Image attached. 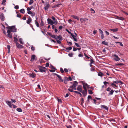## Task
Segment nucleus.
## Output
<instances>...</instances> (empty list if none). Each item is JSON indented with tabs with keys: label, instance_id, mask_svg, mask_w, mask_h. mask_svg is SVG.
<instances>
[{
	"label": "nucleus",
	"instance_id": "1",
	"mask_svg": "<svg viewBox=\"0 0 128 128\" xmlns=\"http://www.w3.org/2000/svg\"><path fill=\"white\" fill-rule=\"evenodd\" d=\"M6 28L10 29V30L12 32H16V29L15 28L14 26H8L6 27Z\"/></svg>",
	"mask_w": 128,
	"mask_h": 128
},
{
	"label": "nucleus",
	"instance_id": "2",
	"mask_svg": "<svg viewBox=\"0 0 128 128\" xmlns=\"http://www.w3.org/2000/svg\"><path fill=\"white\" fill-rule=\"evenodd\" d=\"M82 83L83 84V88L84 90H86V88H89V86L84 82L82 81Z\"/></svg>",
	"mask_w": 128,
	"mask_h": 128
},
{
	"label": "nucleus",
	"instance_id": "3",
	"mask_svg": "<svg viewBox=\"0 0 128 128\" xmlns=\"http://www.w3.org/2000/svg\"><path fill=\"white\" fill-rule=\"evenodd\" d=\"M71 36L73 38V39L74 41H77V38H76L77 35L76 32L74 33V34H73L72 33L71 34Z\"/></svg>",
	"mask_w": 128,
	"mask_h": 128
},
{
	"label": "nucleus",
	"instance_id": "4",
	"mask_svg": "<svg viewBox=\"0 0 128 128\" xmlns=\"http://www.w3.org/2000/svg\"><path fill=\"white\" fill-rule=\"evenodd\" d=\"M112 56L114 57V59L116 61H119L120 60V58L118 57V56L114 54Z\"/></svg>",
	"mask_w": 128,
	"mask_h": 128
},
{
	"label": "nucleus",
	"instance_id": "5",
	"mask_svg": "<svg viewBox=\"0 0 128 128\" xmlns=\"http://www.w3.org/2000/svg\"><path fill=\"white\" fill-rule=\"evenodd\" d=\"M38 68L41 72H44L46 71V68L45 67L39 66Z\"/></svg>",
	"mask_w": 128,
	"mask_h": 128
},
{
	"label": "nucleus",
	"instance_id": "6",
	"mask_svg": "<svg viewBox=\"0 0 128 128\" xmlns=\"http://www.w3.org/2000/svg\"><path fill=\"white\" fill-rule=\"evenodd\" d=\"M48 23L51 25H52L53 24H54V22L50 18H48L47 19Z\"/></svg>",
	"mask_w": 128,
	"mask_h": 128
},
{
	"label": "nucleus",
	"instance_id": "7",
	"mask_svg": "<svg viewBox=\"0 0 128 128\" xmlns=\"http://www.w3.org/2000/svg\"><path fill=\"white\" fill-rule=\"evenodd\" d=\"M11 32H12L11 31L9 30H8L7 31L8 34L7 35V36L10 38H12V36Z\"/></svg>",
	"mask_w": 128,
	"mask_h": 128
},
{
	"label": "nucleus",
	"instance_id": "8",
	"mask_svg": "<svg viewBox=\"0 0 128 128\" xmlns=\"http://www.w3.org/2000/svg\"><path fill=\"white\" fill-rule=\"evenodd\" d=\"M37 58L36 56L34 55H32L31 58V60L33 62L34 60H36Z\"/></svg>",
	"mask_w": 128,
	"mask_h": 128
},
{
	"label": "nucleus",
	"instance_id": "9",
	"mask_svg": "<svg viewBox=\"0 0 128 128\" xmlns=\"http://www.w3.org/2000/svg\"><path fill=\"white\" fill-rule=\"evenodd\" d=\"M77 90L81 92H82V88L81 85H79L77 88Z\"/></svg>",
	"mask_w": 128,
	"mask_h": 128
},
{
	"label": "nucleus",
	"instance_id": "10",
	"mask_svg": "<svg viewBox=\"0 0 128 128\" xmlns=\"http://www.w3.org/2000/svg\"><path fill=\"white\" fill-rule=\"evenodd\" d=\"M101 108L108 111V108L107 106L104 105H101Z\"/></svg>",
	"mask_w": 128,
	"mask_h": 128
},
{
	"label": "nucleus",
	"instance_id": "11",
	"mask_svg": "<svg viewBox=\"0 0 128 128\" xmlns=\"http://www.w3.org/2000/svg\"><path fill=\"white\" fill-rule=\"evenodd\" d=\"M16 45L17 47L19 48H23L24 46H23L19 44L18 42H16Z\"/></svg>",
	"mask_w": 128,
	"mask_h": 128
},
{
	"label": "nucleus",
	"instance_id": "12",
	"mask_svg": "<svg viewBox=\"0 0 128 128\" xmlns=\"http://www.w3.org/2000/svg\"><path fill=\"white\" fill-rule=\"evenodd\" d=\"M29 75L30 77H32V78H34L36 76V75L35 74L32 73H30Z\"/></svg>",
	"mask_w": 128,
	"mask_h": 128
},
{
	"label": "nucleus",
	"instance_id": "13",
	"mask_svg": "<svg viewBox=\"0 0 128 128\" xmlns=\"http://www.w3.org/2000/svg\"><path fill=\"white\" fill-rule=\"evenodd\" d=\"M6 104L8 105L9 106L10 108H12V103L10 102L8 100L6 101Z\"/></svg>",
	"mask_w": 128,
	"mask_h": 128
},
{
	"label": "nucleus",
	"instance_id": "14",
	"mask_svg": "<svg viewBox=\"0 0 128 128\" xmlns=\"http://www.w3.org/2000/svg\"><path fill=\"white\" fill-rule=\"evenodd\" d=\"M64 81L65 84H66L68 81V78L64 77Z\"/></svg>",
	"mask_w": 128,
	"mask_h": 128
},
{
	"label": "nucleus",
	"instance_id": "15",
	"mask_svg": "<svg viewBox=\"0 0 128 128\" xmlns=\"http://www.w3.org/2000/svg\"><path fill=\"white\" fill-rule=\"evenodd\" d=\"M52 19L54 21V24H56L58 22L57 20L53 16L52 17Z\"/></svg>",
	"mask_w": 128,
	"mask_h": 128
},
{
	"label": "nucleus",
	"instance_id": "16",
	"mask_svg": "<svg viewBox=\"0 0 128 128\" xmlns=\"http://www.w3.org/2000/svg\"><path fill=\"white\" fill-rule=\"evenodd\" d=\"M0 18L2 21H4V14L2 13L0 15Z\"/></svg>",
	"mask_w": 128,
	"mask_h": 128
},
{
	"label": "nucleus",
	"instance_id": "17",
	"mask_svg": "<svg viewBox=\"0 0 128 128\" xmlns=\"http://www.w3.org/2000/svg\"><path fill=\"white\" fill-rule=\"evenodd\" d=\"M32 19L30 17L28 18V20H26V23L28 24H30V23L31 22Z\"/></svg>",
	"mask_w": 128,
	"mask_h": 128
},
{
	"label": "nucleus",
	"instance_id": "18",
	"mask_svg": "<svg viewBox=\"0 0 128 128\" xmlns=\"http://www.w3.org/2000/svg\"><path fill=\"white\" fill-rule=\"evenodd\" d=\"M57 76L59 78V79L60 82H63V80L62 78L58 74H57Z\"/></svg>",
	"mask_w": 128,
	"mask_h": 128
},
{
	"label": "nucleus",
	"instance_id": "19",
	"mask_svg": "<svg viewBox=\"0 0 128 128\" xmlns=\"http://www.w3.org/2000/svg\"><path fill=\"white\" fill-rule=\"evenodd\" d=\"M110 30L112 31L113 32H115L118 31V28H116L115 29H110Z\"/></svg>",
	"mask_w": 128,
	"mask_h": 128
},
{
	"label": "nucleus",
	"instance_id": "20",
	"mask_svg": "<svg viewBox=\"0 0 128 128\" xmlns=\"http://www.w3.org/2000/svg\"><path fill=\"white\" fill-rule=\"evenodd\" d=\"M56 38L57 39H58L60 40H62V36H56Z\"/></svg>",
	"mask_w": 128,
	"mask_h": 128
},
{
	"label": "nucleus",
	"instance_id": "21",
	"mask_svg": "<svg viewBox=\"0 0 128 128\" xmlns=\"http://www.w3.org/2000/svg\"><path fill=\"white\" fill-rule=\"evenodd\" d=\"M71 16L75 19H77L78 20H79V17L76 16L72 15V16Z\"/></svg>",
	"mask_w": 128,
	"mask_h": 128
},
{
	"label": "nucleus",
	"instance_id": "22",
	"mask_svg": "<svg viewBox=\"0 0 128 128\" xmlns=\"http://www.w3.org/2000/svg\"><path fill=\"white\" fill-rule=\"evenodd\" d=\"M49 6H50V5H49V4H46L45 6H44V8L45 10H47L48 9Z\"/></svg>",
	"mask_w": 128,
	"mask_h": 128
},
{
	"label": "nucleus",
	"instance_id": "23",
	"mask_svg": "<svg viewBox=\"0 0 128 128\" xmlns=\"http://www.w3.org/2000/svg\"><path fill=\"white\" fill-rule=\"evenodd\" d=\"M78 84V82L76 81H75L73 84L74 88H75Z\"/></svg>",
	"mask_w": 128,
	"mask_h": 128
},
{
	"label": "nucleus",
	"instance_id": "24",
	"mask_svg": "<svg viewBox=\"0 0 128 128\" xmlns=\"http://www.w3.org/2000/svg\"><path fill=\"white\" fill-rule=\"evenodd\" d=\"M61 4H56V5H54L52 7V8H56L57 7H59V6L60 5H61Z\"/></svg>",
	"mask_w": 128,
	"mask_h": 128
},
{
	"label": "nucleus",
	"instance_id": "25",
	"mask_svg": "<svg viewBox=\"0 0 128 128\" xmlns=\"http://www.w3.org/2000/svg\"><path fill=\"white\" fill-rule=\"evenodd\" d=\"M87 90H86V91L84 90V91H82V94L84 95V96H86V94H87Z\"/></svg>",
	"mask_w": 128,
	"mask_h": 128
},
{
	"label": "nucleus",
	"instance_id": "26",
	"mask_svg": "<svg viewBox=\"0 0 128 128\" xmlns=\"http://www.w3.org/2000/svg\"><path fill=\"white\" fill-rule=\"evenodd\" d=\"M111 86L114 88H116L117 87V86L116 84L114 83H112L111 84Z\"/></svg>",
	"mask_w": 128,
	"mask_h": 128
},
{
	"label": "nucleus",
	"instance_id": "27",
	"mask_svg": "<svg viewBox=\"0 0 128 128\" xmlns=\"http://www.w3.org/2000/svg\"><path fill=\"white\" fill-rule=\"evenodd\" d=\"M24 10L23 8L22 9L20 10V12L23 14L24 13Z\"/></svg>",
	"mask_w": 128,
	"mask_h": 128
},
{
	"label": "nucleus",
	"instance_id": "28",
	"mask_svg": "<svg viewBox=\"0 0 128 128\" xmlns=\"http://www.w3.org/2000/svg\"><path fill=\"white\" fill-rule=\"evenodd\" d=\"M98 75L99 76L102 77L103 76V74L101 72H100L99 73H98Z\"/></svg>",
	"mask_w": 128,
	"mask_h": 128
},
{
	"label": "nucleus",
	"instance_id": "29",
	"mask_svg": "<svg viewBox=\"0 0 128 128\" xmlns=\"http://www.w3.org/2000/svg\"><path fill=\"white\" fill-rule=\"evenodd\" d=\"M16 110L18 112H22V110L21 109V108H17L16 109Z\"/></svg>",
	"mask_w": 128,
	"mask_h": 128
},
{
	"label": "nucleus",
	"instance_id": "30",
	"mask_svg": "<svg viewBox=\"0 0 128 128\" xmlns=\"http://www.w3.org/2000/svg\"><path fill=\"white\" fill-rule=\"evenodd\" d=\"M36 20H35V23L36 24V26L38 27H39V25L38 23V22L36 21Z\"/></svg>",
	"mask_w": 128,
	"mask_h": 128
},
{
	"label": "nucleus",
	"instance_id": "31",
	"mask_svg": "<svg viewBox=\"0 0 128 128\" xmlns=\"http://www.w3.org/2000/svg\"><path fill=\"white\" fill-rule=\"evenodd\" d=\"M22 38H20L19 39V41L20 43L22 44H24V42H22Z\"/></svg>",
	"mask_w": 128,
	"mask_h": 128
},
{
	"label": "nucleus",
	"instance_id": "32",
	"mask_svg": "<svg viewBox=\"0 0 128 128\" xmlns=\"http://www.w3.org/2000/svg\"><path fill=\"white\" fill-rule=\"evenodd\" d=\"M102 43L103 44L106 45H107L108 44V43L107 42H106L104 41H102Z\"/></svg>",
	"mask_w": 128,
	"mask_h": 128
},
{
	"label": "nucleus",
	"instance_id": "33",
	"mask_svg": "<svg viewBox=\"0 0 128 128\" xmlns=\"http://www.w3.org/2000/svg\"><path fill=\"white\" fill-rule=\"evenodd\" d=\"M118 20H121L122 21H123L124 20V18L122 17L119 16Z\"/></svg>",
	"mask_w": 128,
	"mask_h": 128
},
{
	"label": "nucleus",
	"instance_id": "34",
	"mask_svg": "<svg viewBox=\"0 0 128 128\" xmlns=\"http://www.w3.org/2000/svg\"><path fill=\"white\" fill-rule=\"evenodd\" d=\"M114 92V91L113 90H111V91H110V93L109 94L110 95L112 94Z\"/></svg>",
	"mask_w": 128,
	"mask_h": 128
},
{
	"label": "nucleus",
	"instance_id": "35",
	"mask_svg": "<svg viewBox=\"0 0 128 128\" xmlns=\"http://www.w3.org/2000/svg\"><path fill=\"white\" fill-rule=\"evenodd\" d=\"M72 49V48L71 47H68L66 48V50H70Z\"/></svg>",
	"mask_w": 128,
	"mask_h": 128
},
{
	"label": "nucleus",
	"instance_id": "36",
	"mask_svg": "<svg viewBox=\"0 0 128 128\" xmlns=\"http://www.w3.org/2000/svg\"><path fill=\"white\" fill-rule=\"evenodd\" d=\"M40 25L42 26H44V23L42 20H41V22L40 24Z\"/></svg>",
	"mask_w": 128,
	"mask_h": 128
},
{
	"label": "nucleus",
	"instance_id": "37",
	"mask_svg": "<svg viewBox=\"0 0 128 128\" xmlns=\"http://www.w3.org/2000/svg\"><path fill=\"white\" fill-rule=\"evenodd\" d=\"M34 2V1L33 0H30V1L29 2V4L30 5L32 4Z\"/></svg>",
	"mask_w": 128,
	"mask_h": 128
},
{
	"label": "nucleus",
	"instance_id": "38",
	"mask_svg": "<svg viewBox=\"0 0 128 128\" xmlns=\"http://www.w3.org/2000/svg\"><path fill=\"white\" fill-rule=\"evenodd\" d=\"M14 41L15 42H17L18 40V39L15 37H14Z\"/></svg>",
	"mask_w": 128,
	"mask_h": 128
},
{
	"label": "nucleus",
	"instance_id": "39",
	"mask_svg": "<svg viewBox=\"0 0 128 128\" xmlns=\"http://www.w3.org/2000/svg\"><path fill=\"white\" fill-rule=\"evenodd\" d=\"M84 99L83 98H81V105H82L83 103L84 102Z\"/></svg>",
	"mask_w": 128,
	"mask_h": 128
},
{
	"label": "nucleus",
	"instance_id": "40",
	"mask_svg": "<svg viewBox=\"0 0 128 128\" xmlns=\"http://www.w3.org/2000/svg\"><path fill=\"white\" fill-rule=\"evenodd\" d=\"M90 99L91 100L92 99L91 96H88V101H89Z\"/></svg>",
	"mask_w": 128,
	"mask_h": 128
},
{
	"label": "nucleus",
	"instance_id": "41",
	"mask_svg": "<svg viewBox=\"0 0 128 128\" xmlns=\"http://www.w3.org/2000/svg\"><path fill=\"white\" fill-rule=\"evenodd\" d=\"M56 36L55 35H52V36H51V37H52V38H54L56 39H57V38H56Z\"/></svg>",
	"mask_w": 128,
	"mask_h": 128
},
{
	"label": "nucleus",
	"instance_id": "42",
	"mask_svg": "<svg viewBox=\"0 0 128 128\" xmlns=\"http://www.w3.org/2000/svg\"><path fill=\"white\" fill-rule=\"evenodd\" d=\"M88 91L90 94H92V92L91 90H88Z\"/></svg>",
	"mask_w": 128,
	"mask_h": 128
},
{
	"label": "nucleus",
	"instance_id": "43",
	"mask_svg": "<svg viewBox=\"0 0 128 128\" xmlns=\"http://www.w3.org/2000/svg\"><path fill=\"white\" fill-rule=\"evenodd\" d=\"M75 45L77 47H80V46L78 45V44L76 43H75Z\"/></svg>",
	"mask_w": 128,
	"mask_h": 128
},
{
	"label": "nucleus",
	"instance_id": "44",
	"mask_svg": "<svg viewBox=\"0 0 128 128\" xmlns=\"http://www.w3.org/2000/svg\"><path fill=\"white\" fill-rule=\"evenodd\" d=\"M68 55L69 56L72 57L73 56L72 54V53L68 54Z\"/></svg>",
	"mask_w": 128,
	"mask_h": 128
},
{
	"label": "nucleus",
	"instance_id": "45",
	"mask_svg": "<svg viewBox=\"0 0 128 128\" xmlns=\"http://www.w3.org/2000/svg\"><path fill=\"white\" fill-rule=\"evenodd\" d=\"M74 92L76 93L79 94L80 95H81V94L80 92H78L77 91H74Z\"/></svg>",
	"mask_w": 128,
	"mask_h": 128
},
{
	"label": "nucleus",
	"instance_id": "46",
	"mask_svg": "<svg viewBox=\"0 0 128 128\" xmlns=\"http://www.w3.org/2000/svg\"><path fill=\"white\" fill-rule=\"evenodd\" d=\"M30 15L32 16H34L35 15V13L34 12H32Z\"/></svg>",
	"mask_w": 128,
	"mask_h": 128
},
{
	"label": "nucleus",
	"instance_id": "47",
	"mask_svg": "<svg viewBox=\"0 0 128 128\" xmlns=\"http://www.w3.org/2000/svg\"><path fill=\"white\" fill-rule=\"evenodd\" d=\"M14 8L16 9H18L19 8L18 6L16 5L14 6Z\"/></svg>",
	"mask_w": 128,
	"mask_h": 128
},
{
	"label": "nucleus",
	"instance_id": "48",
	"mask_svg": "<svg viewBox=\"0 0 128 128\" xmlns=\"http://www.w3.org/2000/svg\"><path fill=\"white\" fill-rule=\"evenodd\" d=\"M49 71L50 72H54L55 71V70H49Z\"/></svg>",
	"mask_w": 128,
	"mask_h": 128
},
{
	"label": "nucleus",
	"instance_id": "49",
	"mask_svg": "<svg viewBox=\"0 0 128 128\" xmlns=\"http://www.w3.org/2000/svg\"><path fill=\"white\" fill-rule=\"evenodd\" d=\"M6 0H3L2 2V4H4V3L6 2Z\"/></svg>",
	"mask_w": 128,
	"mask_h": 128
},
{
	"label": "nucleus",
	"instance_id": "50",
	"mask_svg": "<svg viewBox=\"0 0 128 128\" xmlns=\"http://www.w3.org/2000/svg\"><path fill=\"white\" fill-rule=\"evenodd\" d=\"M60 72L62 73H63L64 72V71L63 69L62 68H60Z\"/></svg>",
	"mask_w": 128,
	"mask_h": 128
},
{
	"label": "nucleus",
	"instance_id": "51",
	"mask_svg": "<svg viewBox=\"0 0 128 128\" xmlns=\"http://www.w3.org/2000/svg\"><path fill=\"white\" fill-rule=\"evenodd\" d=\"M98 30H100V32L101 34H103V32L99 28Z\"/></svg>",
	"mask_w": 128,
	"mask_h": 128
},
{
	"label": "nucleus",
	"instance_id": "52",
	"mask_svg": "<svg viewBox=\"0 0 128 128\" xmlns=\"http://www.w3.org/2000/svg\"><path fill=\"white\" fill-rule=\"evenodd\" d=\"M90 11H92V13H94L95 12V11L92 8L90 9Z\"/></svg>",
	"mask_w": 128,
	"mask_h": 128
},
{
	"label": "nucleus",
	"instance_id": "53",
	"mask_svg": "<svg viewBox=\"0 0 128 128\" xmlns=\"http://www.w3.org/2000/svg\"><path fill=\"white\" fill-rule=\"evenodd\" d=\"M49 64L48 63V62L46 63V67H48V66H49Z\"/></svg>",
	"mask_w": 128,
	"mask_h": 128
},
{
	"label": "nucleus",
	"instance_id": "54",
	"mask_svg": "<svg viewBox=\"0 0 128 128\" xmlns=\"http://www.w3.org/2000/svg\"><path fill=\"white\" fill-rule=\"evenodd\" d=\"M93 62V61L92 59H90V64H92Z\"/></svg>",
	"mask_w": 128,
	"mask_h": 128
},
{
	"label": "nucleus",
	"instance_id": "55",
	"mask_svg": "<svg viewBox=\"0 0 128 128\" xmlns=\"http://www.w3.org/2000/svg\"><path fill=\"white\" fill-rule=\"evenodd\" d=\"M68 90L69 91H70V92H74L73 91V89H70L69 88H68Z\"/></svg>",
	"mask_w": 128,
	"mask_h": 128
},
{
	"label": "nucleus",
	"instance_id": "56",
	"mask_svg": "<svg viewBox=\"0 0 128 128\" xmlns=\"http://www.w3.org/2000/svg\"><path fill=\"white\" fill-rule=\"evenodd\" d=\"M66 31L69 34H72V33H71L68 30L66 29Z\"/></svg>",
	"mask_w": 128,
	"mask_h": 128
},
{
	"label": "nucleus",
	"instance_id": "57",
	"mask_svg": "<svg viewBox=\"0 0 128 128\" xmlns=\"http://www.w3.org/2000/svg\"><path fill=\"white\" fill-rule=\"evenodd\" d=\"M56 42H57V43L59 44H60L61 43V42L60 41V40H57Z\"/></svg>",
	"mask_w": 128,
	"mask_h": 128
},
{
	"label": "nucleus",
	"instance_id": "58",
	"mask_svg": "<svg viewBox=\"0 0 128 128\" xmlns=\"http://www.w3.org/2000/svg\"><path fill=\"white\" fill-rule=\"evenodd\" d=\"M68 78V81L69 80L71 81L72 80V79L70 76H69Z\"/></svg>",
	"mask_w": 128,
	"mask_h": 128
},
{
	"label": "nucleus",
	"instance_id": "59",
	"mask_svg": "<svg viewBox=\"0 0 128 128\" xmlns=\"http://www.w3.org/2000/svg\"><path fill=\"white\" fill-rule=\"evenodd\" d=\"M64 71L66 72H68V70L66 68H64Z\"/></svg>",
	"mask_w": 128,
	"mask_h": 128
},
{
	"label": "nucleus",
	"instance_id": "60",
	"mask_svg": "<svg viewBox=\"0 0 128 128\" xmlns=\"http://www.w3.org/2000/svg\"><path fill=\"white\" fill-rule=\"evenodd\" d=\"M50 68L52 69H55L54 68V67L52 65H50Z\"/></svg>",
	"mask_w": 128,
	"mask_h": 128
},
{
	"label": "nucleus",
	"instance_id": "61",
	"mask_svg": "<svg viewBox=\"0 0 128 128\" xmlns=\"http://www.w3.org/2000/svg\"><path fill=\"white\" fill-rule=\"evenodd\" d=\"M110 90H111L110 88L109 87H108L107 88L106 90L107 91H110Z\"/></svg>",
	"mask_w": 128,
	"mask_h": 128
},
{
	"label": "nucleus",
	"instance_id": "62",
	"mask_svg": "<svg viewBox=\"0 0 128 128\" xmlns=\"http://www.w3.org/2000/svg\"><path fill=\"white\" fill-rule=\"evenodd\" d=\"M77 48H73V51H76L77 50Z\"/></svg>",
	"mask_w": 128,
	"mask_h": 128
},
{
	"label": "nucleus",
	"instance_id": "63",
	"mask_svg": "<svg viewBox=\"0 0 128 128\" xmlns=\"http://www.w3.org/2000/svg\"><path fill=\"white\" fill-rule=\"evenodd\" d=\"M32 13V12L30 11H29L27 12V13L30 14H31V13Z\"/></svg>",
	"mask_w": 128,
	"mask_h": 128
},
{
	"label": "nucleus",
	"instance_id": "64",
	"mask_svg": "<svg viewBox=\"0 0 128 128\" xmlns=\"http://www.w3.org/2000/svg\"><path fill=\"white\" fill-rule=\"evenodd\" d=\"M63 28V26H60L59 27V28L60 30L62 29Z\"/></svg>",
	"mask_w": 128,
	"mask_h": 128
}]
</instances>
